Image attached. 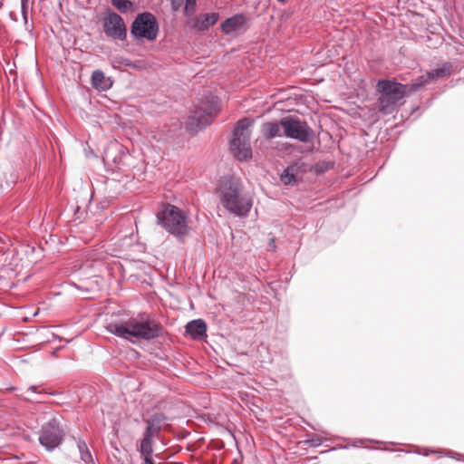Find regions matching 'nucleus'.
<instances>
[{"instance_id":"nucleus-20","label":"nucleus","mask_w":464,"mask_h":464,"mask_svg":"<svg viewBox=\"0 0 464 464\" xmlns=\"http://www.w3.org/2000/svg\"><path fill=\"white\" fill-rule=\"evenodd\" d=\"M77 446L82 460L84 461L85 464H94L93 458L86 443L83 440H79Z\"/></svg>"},{"instance_id":"nucleus-29","label":"nucleus","mask_w":464,"mask_h":464,"mask_svg":"<svg viewBox=\"0 0 464 464\" xmlns=\"http://www.w3.org/2000/svg\"><path fill=\"white\" fill-rule=\"evenodd\" d=\"M277 1L280 2V3L285 2V0H277Z\"/></svg>"},{"instance_id":"nucleus-22","label":"nucleus","mask_w":464,"mask_h":464,"mask_svg":"<svg viewBox=\"0 0 464 464\" xmlns=\"http://www.w3.org/2000/svg\"><path fill=\"white\" fill-rule=\"evenodd\" d=\"M196 9V0H186L184 13L187 16L191 15Z\"/></svg>"},{"instance_id":"nucleus-24","label":"nucleus","mask_w":464,"mask_h":464,"mask_svg":"<svg viewBox=\"0 0 464 464\" xmlns=\"http://www.w3.org/2000/svg\"><path fill=\"white\" fill-rule=\"evenodd\" d=\"M183 4V0H171V7L174 11H178Z\"/></svg>"},{"instance_id":"nucleus-12","label":"nucleus","mask_w":464,"mask_h":464,"mask_svg":"<svg viewBox=\"0 0 464 464\" xmlns=\"http://www.w3.org/2000/svg\"><path fill=\"white\" fill-rule=\"evenodd\" d=\"M306 171L305 164L300 160L289 164L280 176L285 185H295L299 177Z\"/></svg>"},{"instance_id":"nucleus-14","label":"nucleus","mask_w":464,"mask_h":464,"mask_svg":"<svg viewBox=\"0 0 464 464\" xmlns=\"http://www.w3.org/2000/svg\"><path fill=\"white\" fill-rule=\"evenodd\" d=\"M218 13L200 14L192 20L191 27L198 32L206 31L218 22Z\"/></svg>"},{"instance_id":"nucleus-16","label":"nucleus","mask_w":464,"mask_h":464,"mask_svg":"<svg viewBox=\"0 0 464 464\" xmlns=\"http://www.w3.org/2000/svg\"><path fill=\"white\" fill-rule=\"evenodd\" d=\"M167 418L161 412H156L151 415L150 418L144 420L147 427L145 429L146 433H149L153 436H157L160 431L162 426L164 425Z\"/></svg>"},{"instance_id":"nucleus-15","label":"nucleus","mask_w":464,"mask_h":464,"mask_svg":"<svg viewBox=\"0 0 464 464\" xmlns=\"http://www.w3.org/2000/svg\"><path fill=\"white\" fill-rule=\"evenodd\" d=\"M155 436L144 432L142 438L139 441V452L142 459V463L152 461L153 454V438Z\"/></svg>"},{"instance_id":"nucleus-26","label":"nucleus","mask_w":464,"mask_h":464,"mask_svg":"<svg viewBox=\"0 0 464 464\" xmlns=\"http://www.w3.org/2000/svg\"><path fill=\"white\" fill-rule=\"evenodd\" d=\"M268 246H269L270 249H272L273 251L276 250V239L274 237L270 238Z\"/></svg>"},{"instance_id":"nucleus-1","label":"nucleus","mask_w":464,"mask_h":464,"mask_svg":"<svg viewBox=\"0 0 464 464\" xmlns=\"http://www.w3.org/2000/svg\"><path fill=\"white\" fill-rule=\"evenodd\" d=\"M105 327L109 333L130 342H133V338L151 340L159 337L161 332L160 324L154 320L126 314L112 315Z\"/></svg>"},{"instance_id":"nucleus-5","label":"nucleus","mask_w":464,"mask_h":464,"mask_svg":"<svg viewBox=\"0 0 464 464\" xmlns=\"http://www.w3.org/2000/svg\"><path fill=\"white\" fill-rule=\"evenodd\" d=\"M157 218L159 223L172 236L182 237L188 233L187 217L178 207L167 204Z\"/></svg>"},{"instance_id":"nucleus-7","label":"nucleus","mask_w":464,"mask_h":464,"mask_svg":"<svg viewBox=\"0 0 464 464\" xmlns=\"http://www.w3.org/2000/svg\"><path fill=\"white\" fill-rule=\"evenodd\" d=\"M159 34V24L150 12L139 14L131 24L130 34L134 40L146 39L153 41Z\"/></svg>"},{"instance_id":"nucleus-28","label":"nucleus","mask_w":464,"mask_h":464,"mask_svg":"<svg viewBox=\"0 0 464 464\" xmlns=\"http://www.w3.org/2000/svg\"><path fill=\"white\" fill-rule=\"evenodd\" d=\"M142 464H155V461H154V460H152V461H148V462H144V463H142Z\"/></svg>"},{"instance_id":"nucleus-30","label":"nucleus","mask_w":464,"mask_h":464,"mask_svg":"<svg viewBox=\"0 0 464 464\" xmlns=\"http://www.w3.org/2000/svg\"><path fill=\"white\" fill-rule=\"evenodd\" d=\"M2 188V185L0 184V188Z\"/></svg>"},{"instance_id":"nucleus-8","label":"nucleus","mask_w":464,"mask_h":464,"mask_svg":"<svg viewBox=\"0 0 464 464\" xmlns=\"http://www.w3.org/2000/svg\"><path fill=\"white\" fill-rule=\"evenodd\" d=\"M281 125L284 130V136L296 140L301 142H308L313 130L305 121L294 116H286L281 119Z\"/></svg>"},{"instance_id":"nucleus-10","label":"nucleus","mask_w":464,"mask_h":464,"mask_svg":"<svg viewBox=\"0 0 464 464\" xmlns=\"http://www.w3.org/2000/svg\"><path fill=\"white\" fill-rule=\"evenodd\" d=\"M103 31L108 37L123 41L127 37V28L123 19L115 12H110L103 18Z\"/></svg>"},{"instance_id":"nucleus-25","label":"nucleus","mask_w":464,"mask_h":464,"mask_svg":"<svg viewBox=\"0 0 464 464\" xmlns=\"http://www.w3.org/2000/svg\"><path fill=\"white\" fill-rule=\"evenodd\" d=\"M21 12H22V16H23V20L25 24H27L28 23V16H27V5H21Z\"/></svg>"},{"instance_id":"nucleus-4","label":"nucleus","mask_w":464,"mask_h":464,"mask_svg":"<svg viewBox=\"0 0 464 464\" xmlns=\"http://www.w3.org/2000/svg\"><path fill=\"white\" fill-rule=\"evenodd\" d=\"M254 121L249 118H243L237 122L233 130L230 140V150L238 160H246L252 157L250 146L251 130Z\"/></svg>"},{"instance_id":"nucleus-2","label":"nucleus","mask_w":464,"mask_h":464,"mask_svg":"<svg viewBox=\"0 0 464 464\" xmlns=\"http://www.w3.org/2000/svg\"><path fill=\"white\" fill-rule=\"evenodd\" d=\"M218 193L222 206L230 213L246 217L252 208L251 198L244 192L241 181L232 176L220 179Z\"/></svg>"},{"instance_id":"nucleus-3","label":"nucleus","mask_w":464,"mask_h":464,"mask_svg":"<svg viewBox=\"0 0 464 464\" xmlns=\"http://www.w3.org/2000/svg\"><path fill=\"white\" fill-rule=\"evenodd\" d=\"M410 84H401L395 81L379 80L377 89L381 95L378 99L380 111L388 114L392 113L398 102H400L407 93L414 92L417 90H411Z\"/></svg>"},{"instance_id":"nucleus-23","label":"nucleus","mask_w":464,"mask_h":464,"mask_svg":"<svg viewBox=\"0 0 464 464\" xmlns=\"http://www.w3.org/2000/svg\"><path fill=\"white\" fill-rule=\"evenodd\" d=\"M36 390V387L35 386H31L26 392H25V394H24V399L27 400V401H34V399L33 397L30 396V393L32 392H34Z\"/></svg>"},{"instance_id":"nucleus-11","label":"nucleus","mask_w":464,"mask_h":464,"mask_svg":"<svg viewBox=\"0 0 464 464\" xmlns=\"http://www.w3.org/2000/svg\"><path fill=\"white\" fill-rule=\"evenodd\" d=\"M451 64L444 63L441 67L433 69L428 72L426 74L420 76L413 82L411 83V90H419L421 86L430 82V81L438 80L440 78H444L450 74Z\"/></svg>"},{"instance_id":"nucleus-17","label":"nucleus","mask_w":464,"mask_h":464,"mask_svg":"<svg viewBox=\"0 0 464 464\" xmlns=\"http://www.w3.org/2000/svg\"><path fill=\"white\" fill-rule=\"evenodd\" d=\"M91 83L94 89L99 91H107L112 86V81L106 77L101 70H95L92 73Z\"/></svg>"},{"instance_id":"nucleus-18","label":"nucleus","mask_w":464,"mask_h":464,"mask_svg":"<svg viewBox=\"0 0 464 464\" xmlns=\"http://www.w3.org/2000/svg\"><path fill=\"white\" fill-rule=\"evenodd\" d=\"M282 129L281 121L279 122L268 121L262 124L261 132L266 140H272L284 136Z\"/></svg>"},{"instance_id":"nucleus-27","label":"nucleus","mask_w":464,"mask_h":464,"mask_svg":"<svg viewBox=\"0 0 464 464\" xmlns=\"http://www.w3.org/2000/svg\"><path fill=\"white\" fill-rule=\"evenodd\" d=\"M21 5H28V0H21Z\"/></svg>"},{"instance_id":"nucleus-13","label":"nucleus","mask_w":464,"mask_h":464,"mask_svg":"<svg viewBox=\"0 0 464 464\" xmlns=\"http://www.w3.org/2000/svg\"><path fill=\"white\" fill-rule=\"evenodd\" d=\"M246 19L243 14H237L227 18L221 24V30L226 34H231L235 32L245 29Z\"/></svg>"},{"instance_id":"nucleus-9","label":"nucleus","mask_w":464,"mask_h":464,"mask_svg":"<svg viewBox=\"0 0 464 464\" xmlns=\"http://www.w3.org/2000/svg\"><path fill=\"white\" fill-rule=\"evenodd\" d=\"M63 435L59 420L53 417L42 426L39 442L47 450L52 451L61 444Z\"/></svg>"},{"instance_id":"nucleus-6","label":"nucleus","mask_w":464,"mask_h":464,"mask_svg":"<svg viewBox=\"0 0 464 464\" xmlns=\"http://www.w3.org/2000/svg\"><path fill=\"white\" fill-rule=\"evenodd\" d=\"M218 102L216 99L202 101L189 115L186 121V129L192 134L197 133L208 126L218 114Z\"/></svg>"},{"instance_id":"nucleus-19","label":"nucleus","mask_w":464,"mask_h":464,"mask_svg":"<svg viewBox=\"0 0 464 464\" xmlns=\"http://www.w3.org/2000/svg\"><path fill=\"white\" fill-rule=\"evenodd\" d=\"M186 331L193 339H198L206 335L207 324L201 319L192 320L187 324Z\"/></svg>"},{"instance_id":"nucleus-21","label":"nucleus","mask_w":464,"mask_h":464,"mask_svg":"<svg viewBox=\"0 0 464 464\" xmlns=\"http://www.w3.org/2000/svg\"><path fill=\"white\" fill-rule=\"evenodd\" d=\"M111 5L123 14L133 9V3L130 0H111Z\"/></svg>"}]
</instances>
